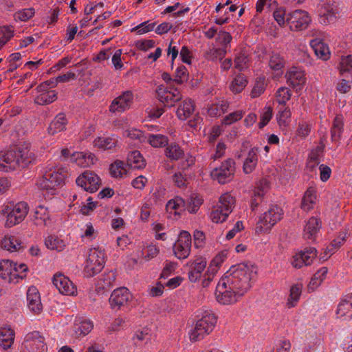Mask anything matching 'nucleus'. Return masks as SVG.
Returning a JSON list of instances; mask_svg holds the SVG:
<instances>
[{
    "instance_id": "4d7b16f0",
    "label": "nucleus",
    "mask_w": 352,
    "mask_h": 352,
    "mask_svg": "<svg viewBox=\"0 0 352 352\" xmlns=\"http://www.w3.org/2000/svg\"><path fill=\"white\" fill-rule=\"evenodd\" d=\"M265 192L263 190L254 191V195L251 200V208L254 210L262 202Z\"/></svg>"
},
{
    "instance_id": "f8f14e48",
    "label": "nucleus",
    "mask_w": 352,
    "mask_h": 352,
    "mask_svg": "<svg viewBox=\"0 0 352 352\" xmlns=\"http://www.w3.org/2000/svg\"><path fill=\"white\" fill-rule=\"evenodd\" d=\"M131 298L129 289L126 287H120L114 289L111 293L109 302L111 309L118 310L126 305Z\"/></svg>"
},
{
    "instance_id": "7ed1b4c3",
    "label": "nucleus",
    "mask_w": 352,
    "mask_h": 352,
    "mask_svg": "<svg viewBox=\"0 0 352 352\" xmlns=\"http://www.w3.org/2000/svg\"><path fill=\"white\" fill-rule=\"evenodd\" d=\"M217 322V317L214 313L204 311L201 318L196 322L195 327L191 330L190 340L192 342L202 340L205 336L213 331Z\"/></svg>"
},
{
    "instance_id": "6ab92c4d",
    "label": "nucleus",
    "mask_w": 352,
    "mask_h": 352,
    "mask_svg": "<svg viewBox=\"0 0 352 352\" xmlns=\"http://www.w3.org/2000/svg\"><path fill=\"white\" fill-rule=\"evenodd\" d=\"M320 228L321 221L319 219L314 217L309 218L304 228V239L314 240Z\"/></svg>"
},
{
    "instance_id": "09e8293b",
    "label": "nucleus",
    "mask_w": 352,
    "mask_h": 352,
    "mask_svg": "<svg viewBox=\"0 0 352 352\" xmlns=\"http://www.w3.org/2000/svg\"><path fill=\"white\" fill-rule=\"evenodd\" d=\"M110 173L111 175L114 177H122V170L124 168V162L120 160H116L113 164L110 166Z\"/></svg>"
},
{
    "instance_id": "4468645a",
    "label": "nucleus",
    "mask_w": 352,
    "mask_h": 352,
    "mask_svg": "<svg viewBox=\"0 0 352 352\" xmlns=\"http://www.w3.org/2000/svg\"><path fill=\"white\" fill-rule=\"evenodd\" d=\"M52 283L59 292L63 294L72 295L76 290L72 282L60 273L54 275Z\"/></svg>"
},
{
    "instance_id": "a878e982",
    "label": "nucleus",
    "mask_w": 352,
    "mask_h": 352,
    "mask_svg": "<svg viewBox=\"0 0 352 352\" xmlns=\"http://www.w3.org/2000/svg\"><path fill=\"white\" fill-rule=\"evenodd\" d=\"M327 272V267H323L314 274L308 285V290L309 292H314L322 283L325 278Z\"/></svg>"
},
{
    "instance_id": "20e7f679",
    "label": "nucleus",
    "mask_w": 352,
    "mask_h": 352,
    "mask_svg": "<svg viewBox=\"0 0 352 352\" xmlns=\"http://www.w3.org/2000/svg\"><path fill=\"white\" fill-rule=\"evenodd\" d=\"M68 176L67 169L65 167L59 168L53 172L46 171L43 177L37 181L36 185L41 190H55L57 187L65 185Z\"/></svg>"
},
{
    "instance_id": "412c9836",
    "label": "nucleus",
    "mask_w": 352,
    "mask_h": 352,
    "mask_svg": "<svg viewBox=\"0 0 352 352\" xmlns=\"http://www.w3.org/2000/svg\"><path fill=\"white\" fill-rule=\"evenodd\" d=\"M195 111V104L191 99L185 100L179 106L176 111V115L180 120H186Z\"/></svg>"
},
{
    "instance_id": "4be33fe9",
    "label": "nucleus",
    "mask_w": 352,
    "mask_h": 352,
    "mask_svg": "<svg viewBox=\"0 0 352 352\" xmlns=\"http://www.w3.org/2000/svg\"><path fill=\"white\" fill-rule=\"evenodd\" d=\"M310 45L318 58L324 60L329 59L330 55L329 47L322 40L313 39L311 41Z\"/></svg>"
},
{
    "instance_id": "603ef678",
    "label": "nucleus",
    "mask_w": 352,
    "mask_h": 352,
    "mask_svg": "<svg viewBox=\"0 0 352 352\" xmlns=\"http://www.w3.org/2000/svg\"><path fill=\"white\" fill-rule=\"evenodd\" d=\"M314 192L315 191L313 188H309L307 190L302 200V208L305 209V206L307 204H312L315 202L316 196Z\"/></svg>"
},
{
    "instance_id": "393cba45",
    "label": "nucleus",
    "mask_w": 352,
    "mask_h": 352,
    "mask_svg": "<svg viewBox=\"0 0 352 352\" xmlns=\"http://www.w3.org/2000/svg\"><path fill=\"white\" fill-rule=\"evenodd\" d=\"M234 198L229 193H225L220 197L219 205L217 206L219 208L222 209V210L225 212L223 219H226V218L228 217V214L232 210V207L234 204Z\"/></svg>"
},
{
    "instance_id": "58836bf2",
    "label": "nucleus",
    "mask_w": 352,
    "mask_h": 352,
    "mask_svg": "<svg viewBox=\"0 0 352 352\" xmlns=\"http://www.w3.org/2000/svg\"><path fill=\"white\" fill-rule=\"evenodd\" d=\"M276 95L277 102L285 105L286 102L290 99L292 93L288 88L282 87L277 90Z\"/></svg>"
},
{
    "instance_id": "6e6d98bb",
    "label": "nucleus",
    "mask_w": 352,
    "mask_h": 352,
    "mask_svg": "<svg viewBox=\"0 0 352 352\" xmlns=\"http://www.w3.org/2000/svg\"><path fill=\"white\" fill-rule=\"evenodd\" d=\"M248 62V57L244 53H240L234 59L235 67L239 71L243 70L247 67L246 64Z\"/></svg>"
},
{
    "instance_id": "0eeeda50",
    "label": "nucleus",
    "mask_w": 352,
    "mask_h": 352,
    "mask_svg": "<svg viewBox=\"0 0 352 352\" xmlns=\"http://www.w3.org/2000/svg\"><path fill=\"white\" fill-rule=\"evenodd\" d=\"M311 18L307 12L296 10L287 14L286 21L292 31H300L307 28L311 22Z\"/></svg>"
},
{
    "instance_id": "cd10ccee",
    "label": "nucleus",
    "mask_w": 352,
    "mask_h": 352,
    "mask_svg": "<svg viewBox=\"0 0 352 352\" xmlns=\"http://www.w3.org/2000/svg\"><path fill=\"white\" fill-rule=\"evenodd\" d=\"M247 84L248 80L245 76L243 74H239L233 79L230 85V89L235 94L240 93L244 89Z\"/></svg>"
},
{
    "instance_id": "2eb2a0df",
    "label": "nucleus",
    "mask_w": 352,
    "mask_h": 352,
    "mask_svg": "<svg viewBox=\"0 0 352 352\" xmlns=\"http://www.w3.org/2000/svg\"><path fill=\"white\" fill-rule=\"evenodd\" d=\"M156 93L160 102L164 104V106L171 107L175 103L182 99V96L177 88L174 92H170L163 89L160 86L157 87Z\"/></svg>"
},
{
    "instance_id": "8fccbe9b",
    "label": "nucleus",
    "mask_w": 352,
    "mask_h": 352,
    "mask_svg": "<svg viewBox=\"0 0 352 352\" xmlns=\"http://www.w3.org/2000/svg\"><path fill=\"white\" fill-rule=\"evenodd\" d=\"M243 118V113L240 111H236L226 116L222 120V124L226 125L231 124L232 123L241 120Z\"/></svg>"
},
{
    "instance_id": "de8ad7c7",
    "label": "nucleus",
    "mask_w": 352,
    "mask_h": 352,
    "mask_svg": "<svg viewBox=\"0 0 352 352\" xmlns=\"http://www.w3.org/2000/svg\"><path fill=\"white\" fill-rule=\"evenodd\" d=\"M203 203V199L198 197V196H195V197H191L188 200V207H187V209L188 210V212L190 213H195L198 208H199V206L202 204Z\"/></svg>"
},
{
    "instance_id": "052dcab7",
    "label": "nucleus",
    "mask_w": 352,
    "mask_h": 352,
    "mask_svg": "<svg viewBox=\"0 0 352 352\" xmlns=\"http://www.w3.org/2000/svg\"><path fill=\"white\" fill-rule=\"evenodd\" d=\"M60 243H62V241L58 238L50 236L45 239V244L48 249L60 250Z\"/></svg>"
},
{
    "instance_id": "a211bd4d",
    "label": "nucleus",
    "mask_w": 352,
    "mask_h": 352,
    "mask_svg": "<svg viewBox=\"0 0 352 352\" xmlns=\"http://www.w3.org/2000/svg\"><path fill=\"white\" fill-rule=\"evenodd\" d=\"M206 260L202 257L196 258L191 264V270L188 273V278L191 283L197 282L206 267Z\"/></svg>"
},
{
    "instance_id": "aec40b11",
    "label": "nucleus",
    "mask_w": 352,
    "mask_h": 352,
    "mask_svg": "<svg viewBox=\"0 0 352 352\" xmlns=\"http://www.w3.org/2000/svg\"><path fill=\"white\" fill-rule=\"evenodd\" d=\"M126 164L133 169H142L146 166V162L139 151L130 152L127 156Z\"/></svg>"
},
{
    "instance_id": "0e129e2a",
    "label": "nucleus",
    "mask_w": 352,
    "mask_h": 352,
    "mask_svg": "<svg viewBox=\"0 0 352 352\" xmlns=\"http://www.w3.org/2000/svg\"><path fill=\"white\" fill-rule=\"evenodd\" d=\"M87 155L82 152H76L70 155V161L73 163H77L80 166H84V162H86Z\"/></svg>"
},
{
    "instance_id": "c85d7f7f",
    "label": "nucleus",
    "mask_w": 352,
    "mask_h": 352,
    "mask_svg": "<svg viewBox=\"0 0 352 352\" xmlns=\"http://www.w3.org/2000/svg\"><path fill=\"white\" fill-rule=\"evenodd\" d=\"M14 333L11 329H2L0 331V346L3 349L10 347L14 342Z\"/></svg>"
},
{
    "instance_id": "f704fd0d",
    "label": "nucleus",
    "mask_w": 352,
    "mask_h": 352,
    "mask_svg": "<svg viewBox=\"0 0 352 352\" xmlns=\"http://www.w3.org/2000/svg\"><path fill=\"white\" fill-rule=\"evenodd\" d=\"M302 285L299 284L294 285L290 289V294L287 300L289 307H294L298 301L301 294Z\"/></svg>"
},
{
    "instance_id": "e2e57ef3",
    "label": "nucleus",
    "mask_w": 352,
    "mask_h": 352,
    "mask_svg": "<svg viewBox=\"0 0 352 352\" xmlns=\"http://www.w3.org/2000/svg\"><path fill=\"white\" fill-rule=\"evenodd\" d=\"M321 18H322V23L327 24L333 21L336 18V13L333 9H327L324 12H320Z\"/></svg>"
},
{
    "instance_id": "5fc2aeb1",
    "label": "nucleus",
    "mask_w": 352,
    "mask_h": 352,
    "mask_svg": "<svg viewBox=\"0 0 352 352\" xmlns=\"http://www.w3.org/2000/svg\"><path fill=\"white\" fill-rule=\"evenodd\" d=\"M126 135L133 140H139L140 142H144L146 138L144 133L137 129H132L125 131Z\"/></svg>"
},
{
    "instance_id": "72a5a7b5",
    "label": "nucleus",
    "mask_w": 352,
    "mask_h": 352,
    "mask_svg": "<svg viewBox=\"0 0 352 352\" xmlns=\"http://www.w3.org/2000/svg\"><path fill=\"white\" fill-rule=\"evenodd\" d=\"M148 142L153 147H164L168 145V138L167 136L162 134H151L148 138Z\"/></svg>"
},
{
    "instance_id": "5701e85b",
    "label": "nucleus",
    "mask_w": 352,
    "mask_h": 352,
    "mask_svg": "<svg viewBox=\"0 0 352 352\" xmlns=\"http://www.w3.org/2000/svg\"><path fill=\"white\" fill-rule=\"evenodd\" d=\"M258 148L257 147H254L248 152V157H246L243 166V171L245 174L252 173L256 168L258 162Z\"/></svg>"
},
{
    "instance_id": "c9c22d12",
    "label": "nucleus",
    "mask_w": 352,
    "mask_h": 352,
    "mask_svg": "<svg viewBox=\"0 0 352 352\" xmlns=\"http://www.w3.org/2000/svg\"><path fill=\"white\" fill-rule=\"evenodd\" d=\"M57 99V93L54 91H48L41 94L36 98V102L39 104H46L54 102Z\"/></svg>"
},
{
    "instance_id": "e433bc0d",
    "label": "nucleus",
    "mask_w": 352,
    "mask_h": 352,
    "mask_svg": "<svg viewBox=\"0 0 352 352\" xmlns=\"http://www.w3.org/2000/svg\"><path fill=\"white\" fill-rule=\"evenodd\" d=\"M191 248H186L182 244L175 243L173 245V250L175 256L179 259L186 258L190 252Z\"/></svg>"
},
{
    "instance_id": "a18cd8bd",
    "label": "nucleus",
    "mask_w": 352,
    "mask_h": 352,
    "mask_svg": "<svg viewBox=\"0 0 352 352\" xmlns=\"http://www.w3.org/2000/svg\"><path fill=\"white\" fill-rule=\"evenodd\" d=\"M93 324L90 321L84 320L80 324H76V333L80 336L88 334L93 329Z\"/></svg>"
},
{
    "instance_id": "69168bd1",
    "label": "nucleus",
    "mask_w": 352,
    "mask_h": 352,
    "mask_svg": "<svg viewBox=\"0 0 352 352\" xmlns=\"http://www.w3.org/2000/svg\"><path fill=\"white\" fill-rule=\"evenodd\" d=\"M224 211L222 210V209L219 208L217 206V208L216 210H214L212 211L210 214V219L214 223H219V222H223L226 221V219H223L224 217Z\"/></svg>"
},
{
    "instance_id": "37998d69",
    "label": "nucleus",
    "mask_w": 352,
    "mask_h": 352,
    "mask_svg": "<svg viewBox=\"0 0 352 352\" xmlns=\"http://www.w3.org/2000/svg\"><path fill=\"white\" fill-rule=\"evenodd\" d=\"M265 77H259L257 78L255 85L251 91L252 98H256L261 95L265 89Z\"/></svg>"
},
{
    "instance_id": "bb28decb",
    "label": "nucleus",
    "mask_w": 352,
    "mask_h": 352,
    "mask_svg": "<svg viewBox=\"0 0 352 352\" xmlns=\"http://www.w3.org/2000/svg\"><path fill=\"white\" fill-rule=\"evenodd\" d=\"M343 120L341 116H336L333 120L331 129V140L338 142L341 138L343 130Z\"/></svg>"
},
{
    "instance_id": "2f4dec72",
    "label": "nucleus",
    "mask_w": 352,
    "mask_h": 352,
    "mask_svg": "<svg viewBox=\"0 0 352 352\" xmlns=\"http://www.w3.org/2000/svg\"><path fill=\"white\" fill-rule=\"evenodd\" d=\"M12 266H16L14 261L5 259L0 261V277L2 279H10V274H12Z\"/></svg>"
},
{
    "instance_id": "f257e3e1",
    "label": "nucleus",
    "mask_w": 352,
    "mask_h": 352,
    "mask_svg": "<svg viewBox=\"0 0 352 352\" xmlns=\"http://www.w3.org/2000/svg\"><path fill=\"white\" fill-rule=\"evenodd\" d=\"M256 267L250 262L232 265L221 278L223 285H228V289L235 291L239 296H242L250 288V281L252 274H256Z\"/></svg>"
},
{
    "instance_id": "774afa93",
    "label": "nucleus",
    "mask_w": 352,
    "mask_h": 352,
    "mask_svg": "<svg viewBox=\"0 0 352 352\" xmlns=\"http://www.w3.org/2000/svg\"><path fill=\"white\" fill-rule=\"evenodd\" d=\"M180 56L183 63L186 64H191V52L187 46H183L180 51Z\"/></svg>"
},
{
    "instance_id": "6e6552de",
    "label": "nucleus",
    "mask_w": 352,
    "mask_h": 352,
    "mask_svg": "<svg viewBox=\"0 0 352 352\" xmlns=\"http://www.w3.org/2000/svg\"><path fill=\"white\" fill-rule=\"evenodd\" d=\"M45 350L44 338L38 331L28 333L20 348V352H44Z\"/></svg>"
},
{
    "instance_id": "bf43d9fd",
    "label": "nucleus",
    "mask_w": 352,
    "mask_h": 352,
    "mask_svg": "<svg viewBox=\"0 0 352 352\" xmlns=\"http://www.w3.org/2000/svg\"><path fill=\"white\" fill-rule=\"evenodd\" d=\"M272 117V108L269 107L267 108V111L261 116V120L258 123L259 129L263 128L267 124Z\"/></svg>"
},
{
    "instance_id": "a19ab883",
    "label": "nucleus",
    "mask_w": 352,
    "mask_h": 352,
    "mask_svg": "<svg viewBox=\"0 0 352 352\" xmlns=\"http://www.w3.org/2000/svg\"><path fill=\"white\" fill-rule=\"evenodd\" d=\"M339 70L341 74L352 72V57L351 55L342 57L339 65Z\"/></svg>"
},
{
    "instance_id": "680f3d73",
    "label": "nucleus",
    "mask_w": 352,
    "mask_h": 352,
    "mask_svg": "<svg viewBox=\"0 0 352 352\" xmlns=\"http://www.w3.org/2000/svg\"><path fill=\"white\" fill-rule=\"evenodd\" d=\"M27 300L28 302H39L41 300L40 294L35 287H29L27 292Z\"/></svg>"
},
{
    "instance_id": "b1692460",
    "label": "nucleus",
    "mask_w": 352,
    "mask_h": 352,
    "mask_svg": "<svg viewBox=\"0 0 352 352\" xmlns=\"http://www.w3.org/2000/svg\"><path fill=\"white\" fill-rule=\"evenodd\" d=\"M67 120L64 113H59L50 123L47 131L50 135H54L65 129Z\"/></svg>"
},
{
    "instance_id": "3c124183",
    "label": "nucleus",
    "mask_w": 352,
    "mask_h": 352,
    "mask_svg": "<svg viewBox=\"0 0 352 352\" xmlns=\"http://www.w3.org/2000/svg\"><path fill=\"white\" fill-rule=\"evenodd\" d=\"M274 19L279 25L283 26L286 23V11L283 8H277L273 13Z\"/></svg>"
},
{
    "instance_id": "39448f33",
    "label": "nucleus",
    "mask_w": 352,
    "mask_h": 352,
    "mask_svg": "<svg viewBox=\"0 0 352 352\" xmlns=\"http://www.w3.org/2000/svg\"><path fill=\"white\" fill-rule=\"evenodd\" d=\"M235 162L232 159H228L221 163L219 167L214 168L210 173L213 179L217 180L221 184H225L234 177Z\"/></svg>"
},
{
    "instance_id": "f3484780",
    "label": "nucleus",
    "mask_w": 352,
    "mask_h": 352,
    "mask_svg": "<svg viewBox=\"0 0 352 352\" xmlns=\"http://www.w3.org/2000/svg\"><path fill=\"white\" fill-rule=\"evenodd\" d=\"M133 98L131 91H126L122 95L115 98L109 107L111 112H122L129 109Z\"/></svg>"
},
{
    "instance_id": "9b49d317",
    "label": "nucleus",
    "mask_w": 352,
    "mask_h": 352,
    "mask_svg": "<svg viewBox=\"0 0 352 352\" xmlns=\"http://www.w3.org/2000/svg\"><path fill=\"white\" fill-rule=\"evenodd\" d=\"M217 300L223 305H230L236 302L239 296L235 294V291L228 289V285H223V281L219 280L215 291Z\"/></svg>"
},
{
    "instance_id": "ea45409f",
    "label": "nucleus",
    "mask_w": 352,
    "mask_h": 352,
    "mask_svg": "<svg viewBox=\"0 0 352 352\" xmlns=\"http://www.w3.org/2000/svg\"><path fill=\"white\" fill-rule=\"evenodd\" d=\"M16 217H21L23 221L28 212V206L25 202H19L12 208V212Z\"/></svg>"
},
{
    "instance_id": "c756f323",
    "label": "nucleus",
    "mask_w": 352,
    "mask_h": 352,
    "mask_svg": "<svg viewBox=\"0 0 352 352\" xmlns=\"http://www.w3.org/2000/svg\"><path fill=\"white\" fill-rule=\"evenodd\" d=\"M352 294L347 295L345 298L339 303L336 311L338 317L344 316L352 309Z\"/></svg>"
},
{
    "instance_id": "f03ea898",
    "label": "nucleus",
    "mask_w": 352,
    "mask_h": 352,
    "mask_svg": "<svg viewBox=\"0 0 352 352\" xmlns=\"http://www.w3.org/2000/svg\"><path fill=\"white\" fill-rule=\"evenodd\" d=\"M35 160V155L29 148V144L16 146L0 158V170L9 172L17 168H25Z\"/></svg>"
},
{
    "instance_id": "423d86ee",
    "label": "nucleus",
    "mask_w": 352,
    "mask_h": 352,
    "mask_svg": "<svg viewBox=\"0 0 352 352\" xmlns=\"http://www.w3.org/2000/svg\"><path fill=\"white\" fill-rule=\"evenodd\" d=\"M282 209L278 206L270 208L263 216L260 217L256 229L260 232H267L271 228L282 219Z\"/></svg>"
},
{
    "instance_id": "864d4df0",
    "label": "nucleus",
    "mask_w": 352,
    "mask_h": 352,
    "mask_svg": "<svg viewBox=\"0 0 352 352\" xmlns=\"http://www.w3.org/2000/svg\"><path fill=\"white\" fill-rule=\"evenodd\" d=\"M176 243L182 244L186 248H191L192 239L190 234L187 231L182 230L180 232Z\"/></svg>"
},
{
    "instance_id": "13d9d810",
    "label": "nucleus",
    "mask_w": 352,
    "mask_h": 352,
    "mask_svg": "<svg viewBox=\"0 0 352 352\" xmlns=\"http://www.w3.org/2000/svg\"><path fill=\"white\" fill-rule=\"evenodd\" d=\"M135 46L140 50L146 52L155 46V41L151 39L140 40L135 43Z\"/></svg>"
},
{
    "instance_id": "ddd939ff",
    "label": "nucleus",
    "mask_w": 352,
    "mask_h": 352,
    "mask_svg": "<svg viewBox=\"0 0 352 352\" xmlns=\"http://www.w3.org/2000/svg\"><path fill=\"white\" fill-rule=\"evenodd\" d=\"M316 255L317 250L315 248H305L293 257L292 265L296 268H300L303 265H309L316 257Z\"/></svg>"
},
{
    "instance_id": "49530a36",
    "label": "nucleus",
    "mask_w": 352,
    "mask_h": 352,
    "mask_svg": "<svg viewBox=\"0 0 352 352\" xmlns=\"http://www.w3.org/2000/svg\"><path fill=\"white\" fill-rule=\"evenodd\" d=\"M34 9L32 8L23 9L16 12L14 14L15 19H19L21 21H26L34 15Z\"/></svg>"
},
{
    "instance_id": "4c0bfd02",
    "label": "nucleus",
    "mask_w": 352,
    "mask_h": 352,
    "mask_svg": "<svg viewBox=\"0 0 352 352\" xmlns=\"http://www.w3.org/2000/svg\"><path fill=\"white\" fill-rule=\"evenodd\" d=\"M284 58L278 54H272L269 61V65L273 70L278 71L285 66Z\"/></svg>"
},
{
    "instance_id": "473e14b6",
    "label": "nucleus",
    "mask_w": 352,
    "mask_h": 352,
    "mask_svg": "<svg viewBox=\"0 0 352 352\" xmlns=\"http://www.w3.org/2000/svg\"><path fill=\"white\" fill-rule=\"evenodd\" d=\"M228 103L226 101H221L210 105L208 109V112L211 116H220L221 114L227 111Z\"/></svg>"
},
{
    "instance_id": "7c9ffc66",
    "label": "nucleus",
    "mask_w": 352,
    "mask_h": 352,
    "mask_svg": "<svg viewBox=\"0 0 352 352\" xmlns=\"http://www.w3.org/2000/svg\"><path fill=\"white\" fill-rule=\"evenodd\" d=\"M165 153L166 157L171 160H178L184 155V151L180 146L175 143H172L168 145L166 148Z\"/></svg>"
},
{
    "instance_id": "dca6fc26",
    "label": "nucleus",
    "mask_w": 352,
    "mask_h": 352,
    "mask_svg": "<svg viewBox=\"0 0 352 352\" xmlns=\"http://www.w3.org/2000/svg\"><path fill=\"white\" fill-rule=\"evenodd\" d=\"M287 84L296 89V91H300L303 85L305 83L306 78L303 72L298 70L296 67H292L285 74Z\"/></svg>"
},
{
    "instance_id": "9d476101",
    "label": "nucleus",
    "mask_w": 352,
    "mask_h": 352,
    "mask_svg": "<svg viewBox=\"0 0 352 352\" xmlns=\"http://www.w3.org/2000/svg\"><path fill=\"white\" fill-rule=\"evenodd\" d=\"M76 183L85 191L92 193L98 190L100 185V179L94 172L85 170L77 177Z\"/></svg>"
},
{
    "instance_id": "1a4fd4ad",
    "label": "nucleus",
    "mask_w": 352,
    "mask_h": 352,
    "mask_svg": "<svg viewBox=\"0 0 352 352\" xmlns=\"http://www.w3.org/2000/svg\"><path fill=\"white\" fill-rule=\"evenodd\" d=\"M104 265V253L96 250L91 251L85 267L87 276L92 277L100 273Z\"/></svg>"
},
{
    "instance_id": "79ce46f5",
    "label": "nucleus",
    "mask_w": 352,
    "mask_h": 352,
    "mask_svg": "<svg viewBox=\"0 0 352 352\" xmlns=\"http://www.w3.org/2000/svg\"><path fill=\"white\" fill-rule=\"evenodd\" d=\"M188 78V73L187 69L184 65L179 66L175 72L174 82L178 85H182L184 82L187 81Z\"/></svg>"
},
{
    "instance_id": "338daca9",
    "label": "nucleus",
    "mask_w": 352,
    "mask_h": 352,
    "mask_svg": "<svg viewBox=\"0 0 352 352\" xmlns=\"http://www.w3.org/2000/svg\"><path fill=\"white\" fill-rule=\"evenodd\" d=\"M194 236V245L195 248H199L202 246L205 240V234L202 231L195 230L193 234Z\"/></svg>"
},
{
    "instance_id": "c03bdc74",
    "label": "nucleus",
    "mask_w": 352,
    "mask_h": 352,
    "mask_svg": "<svg viewBox=\"0 0 352 352\" xmlns=\"http://www.w3.org/2000/svg\"><path fill=\"white\" fill-rule=\"evenodd\" d=\"M156 23H148V21H144L135 28L131 29V32L137 31L138 34H143L153 30Z\"/></svg>"
}]
</instances>
